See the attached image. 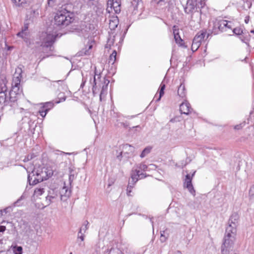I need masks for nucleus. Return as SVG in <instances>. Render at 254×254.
Listing matches in <instances>:
<instances>
[{"label":"nucleus","mask_w":254,"mask_h":254,"mask_svg":"<svg viewBox=\"0 0 254 254\" xmlns=\"http://www.w3.org/2000/svg\"><path fill=\"white\" fill-rule=\"evenodd\" d=\"M82 80L80 85V88H83L85 83L89 81L92 88V92L94 96L98 95L99 93V98L101 102L104 101L107 94L108 86L110 80L105 77L101 78V72H98L95 67V70L93 74L91 73H86L85 76L82 73Z\"/></svg>","instance_id":"nucleus-1"},{"label":"nucleus","mask_w":254,"mask_h":254,"mask_svg":"<svg viewBox=\"0 0 254 254\" xmlns=\"http://www.w3.org/2000/svg\"><path fill=\"white\" fill-rule=\"evenodd\" d=\"M239 219V216L237 212L233 213L229 219L228 225L226 228L225 234L222 245V254H227V249H231L234 244Z\"/></svg>","instance_id":"nucleus-2"},{"label":"nucleus","mask_w":254,"mask_h":254,"mask_svg":"<svg viewBox=\"0 0 254 254\" xmlns=\"http://www.w3.org/2000/svg\"><path fill=\"white\" fill-rule=\"evenodd\" d=\"M186 14L190 15V23L192 22L199 24L201 21V8L205 2L198 3V0H180Z\"/></svg>","instance_id":"nucleus-3"},{"label":"nucleus","mask_w":254,"mask_h":254,"mask_svg":"<svg viewBox=\"0 0 254 254\" xmlns=\"http://www.w3.org/2000/svg\"><path fill=\"white\" fill-rule=\"evenodd\" d=\"M53 174L52 170L39 166L35 167L31 173L28 174L27 181L30 186H34L48 179Z\"/></svg>","instance_id":"nucleus-4"},{"label":"nucleus","mask_w":254,"mask_h":254,"mask_svg":"<svg viewBox=\"0 0 254 254\" xmlns=\"http://www.w3.org/2000/svg\"><path fill=\"white\" fill-rule=\"evenodd\" d=\"M73 13L65 8L57 12L55 17V24L58 26H66L73 20Z\"/></svg>","instance_id":"nucleus-5"},{"label":"nucleus","mask_w":254,"mask_h":254,"mask_svg":"<svg viewBox=\"0 0 254 254\" xmlns=\"http://www.w3.org/2000/svg\"><path fill=\"white\" fill-rule=\"evenodd\" d=\"M51 27H48L47 32L43 33L40 36L42 46L49 48L50 51L53 50V45L55 43L58 34L56 30H52Z\"/></svg>","instance_id":"nucleus-6"},{"label":"nucleus","mask_w":254,"mask_h":254,"mask_svg":"<svg viewBox=\"0 0 254 254\" xmlns=\"http://www.w3.org/2000/svg\"><path fill=\"white\" fill-rule=\"evenodd\" d=\"M234 27L232 21L225 19L216 20L213 23L212 33L217 35L219 32H227Z\"/></svg>","instance_id":"nucleus-7"},{"label":"nucleus","mask_w":254,"mask_h":254,"mask_svg":"<svg viewBox=\"0 0 254 254\" xmlns=\"http://www.w3.org/2000/svg\"><path fill=\"white\" fill-rule=\"evenodd\" d=\"M17 98L10 95L7 90L0 92V105L1 108L9 106L14 108L16 106Z\"/></svg>","instance_id":"nucleus-8"},{"label":"nucleus","mask_w":254,"mask_h":254,"mask_svg":"<svg viewBox=\"0 0 254 254\" xmlns=\"http://www.w3.org/2000/svg\"><path fill=\"white\" fill-rule=\"evenodd\" d=\"M138 169L132 170L130 174V179L129 180L128 184L127 189V194L128 196H131L130 193L132 189L133 188L135 184L140 179H144L146 176L143 173H139Z\"/></svg>","instance_id":"nucleus-9"},{"label":"nucleus","mask_w":254,"mask_h":254,"mask_svg":"<svg viewBox=\"0 0 254 254\" xmlns=\"http://www.w3.org/2000/svg\"><path fill=\"white\" fill-rule=\"evenodd\" d=\"M109 247V254H125L128 253V248L125 245H122L121 243L116 241H112Z\"/></svg>","instance_id":"nucleus-10"},{"label":"nucleus","mask_w":254,"mask_h":254,"mask_svg":"<svg viewBox=\"0 0 254 254\" xmlns=\"http://www.w3.org/2000/svg\"><path fill=\"white\" fill-rule=\"evenodd\" d=\"M134 151V147L128 144H122L119 147V150L116 151V156L117 158L121 160L123 156H126V157H128V156H126V154H129L130 153H132Z\"/></svg>","instance_id":"nucleus-11"},{"label":"nucleus","mask_w":254,"mask_h":254,"mask_svg":"<svg viewBox=\"0 0 254 254\" xmlns=\"http://www.w3.org/2000/svg\"><path fill=\"white\" fill-rule=\"evenodd\" d=\"M59 197V190L58 188L50 189L48 191V194L46 197V205L43 207L49 206L51 203L58 200Z\"/></svg>","instance_id":"nucleus-12"},{"label":"nucleus","mask_w":254,"mask_h":254,"mask_svg":"<svg viewBox=\"0 0 254 254\" xmlns=\"http://www.w3.org/2000/svg\"><path fill=\"white\" fill-rule=\"evenodd\" d=\"M130 26V24H129L127 26V28L126 29V31L124 32V33L123 36H121L120 34H116L115 35L110 34L109 37L107 40V44L105 46L106 48H110L111 46L113 45L115 41H116V40L117 39L119 40V44L121 45L122 42H123L125 35L126 34V33Z\"/></svg>","instance_id":"nucleus-13"},{"label":"nucleus","mask_w":254,"mask_h":254,"mask_svg":"<svg viewBox=\"0 0 254 254\" xmlns=\"http://www.w3.org/2000/svg\"><path fill=\"white\" fill-rule=\"evenodd\" d=\"M40 104L41 107L39 110L38 113L43 118H45L49 111L53 109L55 106V103L53 101L42 103Z\"/></svg>","instance_id":"nucleus-14"},{"label":"nucleus","mask_w":254,"mask_h":254,"mask_svg":"<svg viewBox=\"0 0 254 254\" xmlns=\"http://www.w3.org/2000/svg\"><path fill=\"white\" fill-rule=\"evenodd\" d=\"M195 172V171H193L191 175L190 174H187L186 175L185 182L184 183V187L188 189L190 192L193 195H195V190L192 184V179Z\"/></svg>","instance_id":"nucleus-15"},{"label":"nucleus","mask_w":254,"mask_h":254,"mask_svg":"<svg viewBox=\"0 0 254 254\" xmlns=\"http://www.w3.org/2000/svg\"><path fill=\"white\" fill-rule=\"evenodd\" d=\"M93 254H109V247H105L104 242L99 241L95 246Z\"/></svg>","instance_id":"nucleus-16"},{"label":"nucleus","mask_w":254,"mask_h":254,"mask_svg":"<svg viewBox=\"0 0 254 254\" xmlns=\"http://www.w3.org/2000/svg\"><path fill=\"white\" fill-rule=\"evenodd\" d=\"M59 197L61 200L64 201L70 196L71 191L68 187L65 186V183H64V185L62 188L60 189H59Z\"/></svg>","instance_id":"nucleus-17"},{"label":"nucleus","mask_w":254,"mask_h":254,"mask_svg":"<svg viewBox=\"0 0 254 254\" xmlns=\"http://www.w3.org/2000/svg\"><path fill=\"white\" fill-rule=\"evenodd\" d=\"M156 169V166L154 164H150L148 166H147L144 163H141L138 165H137L136 166H134L132 170H136L138 169L139 171V173H141L142 172L146 175L145 173L146 171H149L150 170H155ZM147 176V175H146Z\"/></svg>","instance_id":"nucleus-18"},{"label":"nucleus","mask_w":254,"mask_h":254,"mask_svg":"<svg viewBox=\"0 0 254 254\" xmlns=\"http://www.w3.org/2000/svg\"><path fill=\"white\" fill-rule=\"evenodd\" d=\"M78 35L85 38L88 37L91 34L90 25H82L77 29Z\"/></svg>","instance_id":"nucleus-19"},{"label":"nucleus","mask_w":254,"mask_h":254,"mask_svg":"<svg viewBox=\"0 0 254 254\" xmlns=\"http://www.w3.org/2000/svg\"><path fill=\"white\" fill-rule=\"evenodd\" d=\"M22 70L21 68L16 69L15 72L13 75L12 85L20 86V82L22 78Z\"/></svg>","instance_id":"nucleus-20"},{"label":"nucleus","mask_w":254,"mask_h":254,"mask_svg":"<svg viewBox=\"0 0 254 254\" xmlns=\"http://www.w3.org/2000/svg\"><path fill=\"white\" fill-rule=\"evenodd\" d=\"M191 110L190 104L187 101L181 103L180 106V111L182 114L189 115Z\"/></svg>","instance_id":"nucleus-21"},{"label":"nucleus","mask_w":254,"mask_h":254,"mask_svg":"<svg viewBox=\"0 0 254 254\" xmlns=\"http://www.w3.org/2000/svg\"><path fill=\"white\" fill-rule=\"evenodd\" d=\"M108 5L113 8L116 13H119L121 11V1L120 0H108Z\"/></svg>","instance_id":"nucleus-22"},{"label":"nucleus","mask_w":254,"mask_h":254,"mask_svg":"<svg viewBox=\"0 0 254 254\" xmlns=\"http://www.w3.org/2000/svg\"><path fill=\"white\" fill-rule=\"evenodd\" d=\"M22 92V89H20V86L12 85L11 89L8 92L10 95L17 99L18 95Z\"/></svg>","instance_id":"nucleus-23"},{"label":"nucleus","mask_w":254,"mask_h":254,"mask_svg":"<svg viewBox=\"0 0 254 254\" xmlns=\"http://www.w3.org/2000/svg\"><path fill=\"white\" fill-rule=\"evenodd\" d=\"M70 155V153H65L60 150H56L53 153V157H56V161L58 162H62L63 160V157L66 155Z\"/></svg>","instance_id":"nucleus-24"},{"label":"nucleus","mask_w":254,"mask_h":254,"mask_svg":"<svg viewBox=\"0 0 254 254\" xmlns=\"http://www.w3.org/2000/svg\"><path fill=\"white\" fill-rule=\"evenodd\" d=\"M173 31L174 37L176 42L178 44L181 45V43L183 42V40L182 39L180 36L179 28L178 26L176 25H174L173 27Z\"/></svg>","instance_id":"nucleus-25"},{"label":"nucleus","mask_w":254,"mask_h":254,"mask_svg":"<svg viewBox=\"0 0 254 254\" xmlns=\"http://www.w3.org/2000/svg\"><path fill=\"white\" fill-rule=\"evenodd\" d=\"M206 35V32L203 31H200L198 32L197 34L194 37L193 41L197 43L200 44L201 42L204 40Z\"/></svg>","instance_id":"nucleus-26"},{"label":"nucleus","mask_w":254,"mask_h":254,"mask_svg":"<svg viewBox=\"0 0 254 254\" xmlns=\"http://www.w3.org/2000/svg\"><path fill=\"white\" fill-rule=\"evenodd\" d=\"M28 35V24H24V27L22 28V30L17 33V36L18 37H21L22 39H26V36Z\"/></svg>","instance_id":"nucleus-27"},{"label":"nucleus","mask_w":254,"mask_h":254,"mask_svg":"<svg viewBox=\"0 0 254 254\" xmlns=\"http://www.w3.org/2000/svg\"><path fill=\"white\" fill-rule=\"evenodd\" d=\"M252 37L251 35L248 32H244V33L240 36H239V39L241 41L246 44L248 46H250V41Z\"/></svg>","instance_id":"nucleus-28"},{"label":"nucleus","mask_w":254,"mask_h":254,"mask_svg":"<svg viewBox=\"0 0 254 254\" xmlns=\"http://www.w3.org/2000/svg\"><path fill=\"white\" fill-rule=\"evenodd\" d=\"M178 95L181 98H184L186 95V90L184 83H181L178 89Z\"/></svg>","instance_id":"nucleus-29"},{"label":"nucleus","mask_w":254,"mask_h":254,"mask_svg":"<svg viewBox=\"0 0 254 254\" xmlns=\"http://www.w3.org/2000/svg\"><path fill=\"white\" fill-rule=\"evenodd\" d=\"M231 31V33H228V35L232 36L233 34H235L236 35H239V36H241L243 33V30L241 27H233L232 29L230 30Z\"/></svg>","instance_id":"nucleus-30"},{"label":"nucleus","mask_w":254,"mask_h":254,"mask_svg":"<svg viewBox=\"0 0 254 254\" xmlns=\"http://www.w3.org/2000/svg\"><path fill=\"white\" fill-rule=\"evenodd\" d=\"M117 59V52L116 50H114L112 53L110 55L109 60L108 64H109L114 65Z\"/></svg>","instance_id":"nucleus-31"},{"label":"nucleus","mask_w":254,"mask_h":254,"mask_svg":"<svg viewBox=\"0 0 254 254\" xmlns=\"http://www.w3.org/2000/svg\"><path fill=\"white\" fill-rule=\"evenodd\" d=\"M139 1H141V0H133V1L131 2V5L130 7V8L131 9L133 8V12L132 13L134 14H136L137 11V8H138V4Z\"/></svg>","instance_id":"nucleus-32"},{"label":"nucleus","mask_w":254,"mask_h":254,"mask_svg":"<svg viewBox=\"0 0 254 254\" xmlns=\"http://www.w3.org/2000/svg\"><path fill=\"white\" fill-rule=\"evenodd\" d=\"M151 149L152 147L150 146H147L145 147L141 152L140 155V157L141 158H144L151 152Z\"/></svg>","instance_id":"nucleus-33"},{"label":"nucleus","mask_w":254,"mask_h":254,"mask_svg":"<svg viewBox=\"0 0 254 254\" xmlns=\"http://www.w3.org/2000/svg\"><path fill=\"white\" fill-rule=\"evenodd\" d=\"M12 249L14 254H22L23 249L21 246H15Z\"/></svg>","instance_id":"nucleus-34"},{"label":"nucleus","mask_w":254,"mask_h":254,"mask_svg":"<svg viewBox=\"0 0 254 254\" xmlns=\"http://www.w3.org/2000/svg\"><path fill=\"white\" fill-rule=\"evenodd\" d=\"M161 236L160 240L162 243L165 242L169 236V234L167 233L166 231H161Z\"/></svg>","instance_id":"nucleus-35"},{"label":"nucleus","mask_w":254,"mask_h":254,"mask_svg":"<svg viewBox=\"0 0 254 254\" xmlns=\"http://www.w3.org/2000/svg\"><path fill=\"white\" fill-rule=\"evenodd\" d=\"M165 84H164L163 82H162L160 84V88H159V97L158 99L157 100V101H159L161 99L162 96L164 94V90L165 89Z\"/></svg>","instance_id":"nucleus-36"},{"label":"nucleus","mask_w":254,"mask_h":254,"mask_svg":"<svg viewBox=\"0 0 254 254\" xmlns=\"http://www.w3.org/2000/svg\"><path fill=\"white\" fill-rule=\"evenodd\" d=\"M44 192L45 190L43 188H37L35 189L34 194L36 196H38L42 195Z\"/></svg>","instance_id":"nucleus-37"},{"label":"nucleus","mask_w":254,"mask_h":254,"mask_svg":"<svg viewBox=\"0 0 254 254\" xmlns=\"http://www.w3.org/2000/svg\"><path fill=\"white\" fill-rule=\"evenodd\" d=\"M89 223L87 221H86L84 222L83 224L82 227L80 228L79 230V233H85L86 230L88 229V227L87 225H88Z\"/></svg>","instance_id":"nucleus-38"},{"label":"nucleus","mask_w":254,"mask_h":254,"mask_svg":"<svg viewBox=\"0 0 254 254\" xmlns=\"http://www.w3.org/2000/svg\"><path fill=\"white\" fill-rule=\"evenodd\" d=\"M92 48V45L91 44H89L88 46V50L87 49H82V51L80 52L79 55L80 56H83V55H89V50L91 49Z\"/></svg>","instance_id":"nucleus-39"},{"label":"nucleus","mask_w":254,"mask_h":254,"mask_svg":"<svg viewBox=\"0 0 254 254\" xmlns=\"http://www.w3.org/2000/svg\"><path fill=\"white\" fill-rule=\"evenodd\" d=\"M12 2L18 6L22 5L23 4L26 3L27 0H11Z\"/></svg>","instance_id":"nucleus-40"},{"label":"nucleus","mask_w":254,"mask_h":254,"mask_svg":"<svg viewBox=\"0 0 254 254\" xmlns=\"http://www.w3.org/2000/svg\"><path fill=\"white\" fill-rule=\"evenodd\" d=\"M200 44L197 43V42H195L192 41V43L191 45V50L193 52H195L200 47Z\"/></svg>","instance_id":"nucleus-41"},{"label":"nucleus","mask_w":254,"mask_h":254,"mask_svg":"<svg viewBox=\"0 0 254 254\" xmlns=\"http://www.w3.org/2000/svg\"><path fill=\"white\" fill-rule=\"evenodd\" d=\"M117 22H118V21H117V20H115V21L110 20V23H109L110 28L112 30V29H114L115 28H116L118 25Z\"/></svg>","instance_id":"nucleus-42"},{"label":"nucleus","mask_w":254,"mask_h":254,"mask_svg":"<svg viewBox=\"0 0 254 254\" xmlns=\"http://www.w3.org/2000/svg\"><path fill=\"white\" fill-rule=\"evenodd\" d=\"M36 156V155H35L34 153H31V154H28L27 155V156L24 158V159L23 160L24 162H27V161H28L29 160H32V159H33L34 157H35Z\"/></svg>","instance_id":"nucleus-43"},{"label":"nucleus","mask_w":254,"mask_h":254,"mask_svg":"<svg viewBox=\"0 0 254 254\" xmlns=\"http://www.w3.org/2000/svg\"><path fill=\"white\" fill-rule=\"evenodd\" d=\"M24 193H23L14 203L13 205L14 206H18L20 205L19 202L21 200L24 199Z\"/></svg>","instance_id":"nucleus-44"},{"label":"nucleus","mask_w":254,"mask_h":254,"mask_svg":"<svg viewBox=\"0 0 254 254\" xmlns=\"http://www.w3.org/2000/svg\"><path fill=\"white\" fill-rule=\"evenodd\" d=\"M249 194L250 199H252L254 197V186H253L250 188Z\"/></svg>","instance_id":"nucleus-45"},{"label":"nucleus","mask_w":254,"mask_h":254,"mask_svg":"<svg viewBox=\"0 0 254 254\" xmlns=\"http://www.w3.org/2000/svg\"><path fill=\"white\" fill-rule=\"evenodd\" d=\"M245 125V122H243L239 125H236L234 126V129L236 130H239L242 128Z\"/></svg>","instance_id":"nucleus-46"},{"label":"nucleus","mask_w":254,"mask_h":254,"mask_svg":"<svg viewBox=\"0 0 254 254\" xmlns=\"http://www.w3.org/2000/svg\"><path fill=\"white\" fill-rule=\"evenodd\" d=\"M1 210H2V213H4L5 214H7L12 210V208L11 206H8L3 209H1Z\"/></svg>","instance_id":"nucleus-47"},{"label":"nucleus","mask_w":254,"mask_h":254,"mask_svg":"<svg viewBox=\"0 0 254 254\" xmlns=\"http://www.w3.org/2000/svg\"><path fill=\"white\" fill-rule=\"evenodd\" d=\"M180 121V117H176L174 118H172L170 120V122L171 123H175L177 122Z\"/></svg>","instance_id":"nucleus-48"},{"label":"nucleus","mask_w":254,"mask_h":254,"mask_svg":"<svg viewBox=\"0 0 254 254\" xmlns=\"http://www.w3.org/2000/svg\"><path fill=\"white\" fill-rule=\"evenodd\" d=\"M78 238L80 239L81 240V241H84V233H79V232H78Z\"/></svg>","instance_id":"nucleus-49"},{"label":"nucleus","mask_w":254,"mask_h":254,"mask_svg":"<svg viewBox=\"0 0 254 254\" xmlns=\"http://www.w3.org/2000/svg\"><path fill=\"white\" fill-rule=\"evenodd\" d=\"M120 124L125 128H127L129 126V124L127 122H126V123L122 122V123H120Z\"/></svg>","instance_id":"nucleus-50"},{"label":"nucleus","mask_w":254,"mask_h":254,"mask_svg":"<svg viewBox=\"0 0 254 254\" xmlns=\"http://www.w3.org/2000/svg\"><path fill=\"white\" fill-rule=\"evenodd\" d=\"M6 230V227L3 225H0V232L3 233Z\"/></svg>","instance_id":"nucleus-51"},{"label":"nucleus","mask_w":254,"mask_h":254,"mask_svg":"<svg viewBox=\"0 0 254 254\" xmlns=\"http://www.w3.org/2000/svg\"><path fill=\"white\" fill-rule=\"evenodd\" d=\"M233 246L234 245L232 246V248L231 249H227V254H236V253H230V251H232L233 250ZM221 254H222V253L221 252Z\"/></svg>","instance_id":"nucleus-52"},{"label":"nucleus","mask_w":254,"mask_h":254,"mask_svg":"<svg viewBox=\"0 0 254 254\" xmlns=\"http://www.w3.org/2000/svg\"><path fill=\"white\" fill-rule=\"evenodd\" d=\"M55 0H48V3L49 5H52Z\"/></svg>","instance_id":"nucleus-53"},{"label":"nucleus","mask_w":254,"mask_h":254,"mask_svg":"<svg viewBox=\"0 0 254 254\" xmlns=\"http://www.w3.org/2000/svg\"><path fill=\"white\" fill-rule=\"evenodd\" d=\"M63 82V80H62L54 81V83H62Z\"/></svg>","instance_id":"nucleus-54"},{"label":"nucleus","mask_w":254,"mask_h":254,"mask_svg":"<svg viewBox=\"0 0 254 254\" xmlns=\"http://www.w3.org/2000/svg\"><path fill=\"white\" fill-rule=\"evenodd\" d=\"M152 218H149L150 219V221L151 222V223H152V228H153V229H154V224H153V221H152Z\"/></svg>","instance_id":"nucleus-55"},{"label":"nucleus","mask_w":254,"mask_h":254,"mask_svg":"<svg viewBox=\"0 0 254 254\" xmlns=\"http://www.w3.org/2000/svg\"><path fill=\"white\" fill-rule=\"evenodd\" d=\"M157 3H159L160 2L164 1V0H153Z\"/></svg>","instance_id":"nucleus-56"},{"label":"nucleus","mask_w":254,"mask_h":254,"mask_svg":"<svg viewBox=\"0 0 254 254\" xmlns=\"http://www.w3.org/2000/svg\"><path fill=\"white\" fill-rule=\"evenodd\" d=\"M175 254H182L181 252L180 251H178L175 252Z\"/></svg>","instance_id":"nucleus-57"},{"label":"nucleus","mask_w":254,"mask_h":254,"mask_svg":"<svg viewBox=\"0 0 254 254\" xmlns=\"http://www.w3.org/2000/svg\"><path fill=\"white\" fill-rule=\"evenodd\" d=\"M205 0H198V1H197L198 3H201V2H205Z\"/></svg>","instance_id":"nucleus-58"},{"label":"nucleus","mask_w":254,"mask_h":254,"mask_svg":"<svg viewBox=\"0 0 254 254\" xmlns=\"http://www.w3.org/2000/svg\"><path fill=\"white\" fill-rule=\"evenodd\" d=\"M245 21L246 23H248V22H249V19H247V18L245 19Z\"/></svg>","instance_id":"nucleus-59"},{"label":"nucleus","mask_w":254,"mask_h":254,"mask_svg":"<svg viewBox=\"0 0 254 254\" xmlns=\"http://www.w3.org/2000/svg\"><path fill=\"white\" fill-rule=\"evenodd\" d=\"M2 215H3L2 210H0V216H2Z\"/></svg>","instance_id":"nucleus-60"},{"label":"nucleus","mask_w":254,"mask_h":254,"mask_svg":"<svg viewBox=\"0 0 254 254\" xmlns=\"http://www.w3.org/2000/svg\"><path fill=\"white\" fill-rule=\"evenodd\" d=\"M63 1L65 2H68L69 1H70L71 0H63Z\"/></svg>","instance_id":"nucleus-61"},{"label":"nucleus","mask_w":254,"mask_h":254,"mask_svg":"<svg viewBox=\"0 0 254 254\" xmlns=\"http://www.w3.org/2000/svg\"><path fill=\"white\" fill-rule=\"evenodd\" d=\"M137 128V127H140V126H136L135 127H133L132 128Z\"/></svg>","instance_id":"nucleus-62"},{"label":"nucleus","mask_w":254,"mask_h":254,"mask_svg":"<svg viewBox=\"0 0 254 254\" xmlns=\"http://www.w3.org/2000/svg\"><path fill=\"white\" fill-rule=\"evenodd\" d=\"M134 117V116H130V117H129V116H128V117H127V118H128V119H130V118H133Z\"/></svg>","instance_id":"nucleus-63"},{"label":"nucleus","mask_w":254,"mask_h":254,"mask_svg":"<svg viewBox=\"0 0 254 254\" xmlns=\"http://www.w3.org/2000/svg\"><path fill=\"white\" fill-rule=\"evenodd\" d=\"M251 32L254 34V30H252Z\"/></svg>","instance_id":"nucleus-64"}]
</instances>
